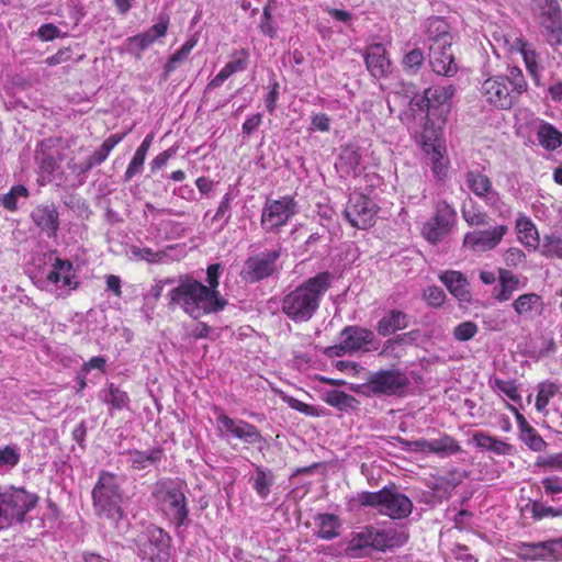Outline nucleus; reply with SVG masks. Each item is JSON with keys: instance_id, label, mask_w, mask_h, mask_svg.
<instances>
[{"instance_id": "c03bdc74", "label": "nucleus", "mask_w": 562, "mask_h": 562, "mask_svg": "<svg viewBox=\"0 0 562 562\" xmlns=\"http://www.w3.org/2000/svg\"><path fill=\"white\" fill-rule=\"evenodd\" d=\"M126 133H117L110 135L100 146L98 150H95L90 157L92 158V164L97 166L101 165L110 155L111 150L121 143Z\"/></svg>"}, {"instance_id": "58836bf2", "label": "nucleus", "mask_w": 562, "mask_h": 562, "mask_svg": "<svg viewBox=\"0 0 562 562\" xmlns=\"http://www.w3.org/2000/svg\"><path fill=\"white\" fill-rule=\"evenodd\" d=\"M173 249L172 246L167 247L165 250H158L154 251L149 247H138V246H132L131 247V255L136 260H144L148 263H159V262H167L169 260L168 250Z\"/></svg>"}, {"instance_id": "f8f14e48", "label": "nucleus", "mask_w": 562, "mask_h": 562, "mask_svg": "<svg viewBox=\"0 0 562 562\" xmlns=\"http://www.w3.org/2000/svg\"><path fill=\"white\" fill-rule=\"evenodd\" d=\"M408 384L407 376L398 370H380L370 375L364 385L372 394L394 395Z\"/></svg>"}, {"instance_id": "338daca9", "label": "nucleus", "mask_w": 562, "mask_h": 562, "mask_svg": "<svg viewBox=\"0 0 562 562\" xmlns=\"http://www.w3.org/2000/svg\"><path fill=\"white\" fill-rule=\"evenodd\" d=\"M536 465L550 470H562V452L550 456H540L537 458Z\"/></svg>"}, {"instance_id": "052dcab7", "label": "nucleus", "mask_w": 562, "mask_h": 562, "mask_svg": "<svg viewBox=\"0 0 562 562\" xmlns=\"http://www.w3.org/2000/svg\"><path fill=\"white\" fill-rule=\"evenodd\" d=\"M146 159V155L135 151L132 160L130 161L126 171L124 173V181L127 182L132 180L136 175L143 171V166Z\"/></svg>"}, {"instance_id": "7ed1b4c3", "label": "nucleus", "mask_w": 562, "mask_h": 562, "mask_svg": "<svg viewBox=\"0 0 562 562\" xmlns=\"http://www.w3.org/2000/svg\"><path fill=\"white\" fill-rule=\"evenodd\" d=\"M126 499L119 476L114 473L102 471L92 490L94 514L99 518L116 524L124 516L123 505Z\"/></svg>"}, {"instance_id": "49530a36", "label": "nucleus", "mask_w": 562, "mask_h": 562, "mask_svg": "<svg viewBox=\"0 0 562 562\" xmlns=\"http://www.w3.org/2000/svg\"><path fill=\"white\" fill-rule=\"evenodd\" d=\"M232 57L233 59L220 70V72H224L226 79L236 72L244 71L248 66L249 54L246 49L234 52Z\"/></svg>"}, {"instance_id": "de8ad7c7", "label": "nucleus", "mask_w": 562, "mask_h": 562, "mask_svg": "<svg viewBox=\"0 0 562 562\" xmlns=\"http://www.w3.org/2000/svg\"><path fill=\"white\" fill-rule=\"evenodd\" d=\"M30 192L29 189L23 184L13 186L10 191L1 196L2 206L10 211L14 212L18 209V200L20 198H29Z\"/></svg>"}, {"instance_id": "8fccbe9b", "label": "nucleus", "mask_w": 562, "mask_h": 562, "mask_svg": "<svg viewBox=\"0 0 562 562\" xmlns=\"http://www.w3.org/2000/svg\"><path fill=\"white\" fill-rule=\"evenodd\" d=\"M559 386L553 382H542L538 386V394L536 398V408L538 412H543L548 406L550 400L558 393Z\"/></svg>"}, {"instance_id": "0e129e2a", "label": "nucleus", "mask_w": 562, "mask_h": 562, "mask_svg": "<svg viewBox=\"0 0 562 562\" xmlns=\"http://www.w3.org/2000/svg\"><path fill=\"white\" fill-rule=\"evenodd\" d=\"M426 303L431 307H439L445 303L446 294L439 286H429L423 294Z\"/></svg>"}, {"instance_id": "c9c22d12", "label": "nucleus", "mask_w": 562, "mask_h": 562, "mask_svg": "<svg viewBox=\"0 0 562 562\" xmlns=\"http://www.w3.org/2000/svg\"><path fill=\"white\" fill-rule=\"evenodd\" d=\"M252 487L256 493L266 499L270 494V488L274 483V476L272 472L262 467H256L255 475L250 477Z\"/></svg>"}, {"instance_id": "4be33fe9", "label": "nucleus", "mask_w": 562, "mask_h": 562, "mask_svg": "<svg viewBox=\"0 0 562 562\" xmlns=\"http://www.w3.org/2000/svg\"><path fill=\"white\" fill-rule=\"evenodd\" d=\"M33 223L41 228L47 237H55L58 231V212L54 204L37 205L31 212Z\"/></svg>"}, {"instance_id": "9d476101", "label": "nucleus", "mask_w": 562, "mask_h": 562, "mask_svg": "<svg viewBox=\"0 0 562 562\" xmlns=\"http://www.w3.org/2000/svg\"><path fill=\"white\" fill-rule=\"evenodd\" d=\"M376 204L367 195L352 193L344 210V215L351 226L366 229L374 224Z\"/></svg>"}, {"instance_id": "aec40b11", "label": "nucleus", "mask_w": 562, "mask_h": 562, "mask_svg": "<svg viewBox=\"0 0 562 562\" xmlns=\"http://www.w3.org/2000/svg\"><path fill=\"white\" fill-rule=\"evenodd\" d=\"M364 63L367 69L374 78L385 77L391 68V61L382 44H374L367 48Z\"/></svg>"}, {"instance_id": "e2e57ef3", "label": "nucleus", "mask_w": 562, "mask_h": 562, "mask_svg": "<svg viewBox=\"0 0 562 562\" xmlns=\"http://www.w3.org/2000/svg\"><path fill=\"white\" fill-rule=\"evenodd\" d=\"M503 259L507 267L517 268L525 263L526 254L520 248L510 247L504 252Z\"/></svg>"}, {"instance_id": "c85d7f7f", "label": "nucleus", "mask_w": 562, "mask_h": 562, "mask_svg": "<svg viewBox=\"0 0 562 562\" xmlns=\"http://www.w3.org/2000/svg\"><path fill=\"white\" fill-rule=\"evenodd\" d=\"M537 139L539 145L546 150L553 151L562 146V132L554 125L543 120L537 119Z\"/></svg>"}, {"instance_id": "4c0bfd02", "label": "nucleus", "mask_w": 562, "mask_h": 562, "mask_svg": "<svg viewBox=\"0 0 562 562\" xmlns=\"http://www.w3.org/2000/svg\"><path fill=\"white\" fill-rule=\"evenodd\" d=\"M72 263L69 260L55 259L53 269L47 274V280L54 284L63 281L64 286L71 285Z\"/></svg>"}, {"instance_id": "b1692460", "label": "nucleus", "mask_w": 562, "mask_h": 562, "mask_svg": "<svg viewBox=\"0 0 562 562\" xmlns=\"http://www.w3.org/2000/svg\"><path fill=\"white\" fill-rule=\"evenodd\" d=\"M497 273L498 286L494 289L493 297L499 303L507 302L521 288L519 277L505 268H498Z\"/></svg>"}, {"instance_id": "bf43d9fd", "label": "nucleus", "mask_w": 562, "mask_h": 562, "mask_svg": "<svg viewBox=\"0 0 562 562\" xmlns=\"http://www.w3.org/2000/svg\"><path fill=\"white\" fill-rule=\"evenodd\" d=\"M541 485L547 495L552 497V501L559 499L555 497L562 494V477L558 475L547 476L541 480Z\"/></svg>"}, {"instance_id": "412c9836", "label": "nucleus", "mask_w": 562, "mask_h": 562, "mask_svg": "<svg viewBox=\"0 0 562 562\" xmlns=\"http://www.w3.org/2000/svg\"><path fill=\"white\" fill-rule=\"evenodd\" d=\"M340 339L344 341V347L351 352L358 350L367 351L369 350L368 346L374 340V333L358 326H347L341 330Z\"/></svg>"}, {"instance_id": "72a5a7b5", "label": "nucleus", "mask_w": 562, "mask_h": 562, "mask_svg": "<svg viewBox=\"0 0 562 562\" xmlns=\"http://www.w3.org/2000/svg\"><path fill=\"white\" fill-rule=\"evenodd\" d=\"M130 463L134 470H145L157 465L162 458V449L154 448L147 451L134 450L130 453Z\"/></svg>"}, {"instance_id": "f3484780", "label": "nucleus", "mask_w": 562, "mask_h": 562, "mask_svg": "<svg viewBox=\"0 0 562 562\" xmlns=\"http://www.w3.org/2000/svg\"><path fill=\"white\" fill-rule=\"evenodd\" d=\"M507 232V225H496L485 231L469 232L464 236L463 244L474 251L492 250L502 241Z\"/></svg>"}, {"instance_id": "0eeeda50", "label": "nucleus", "mask_w": 562, "mask_h": 562, "mask_svg": "<svg viewBox=\"0 0 562 562\" xmlns=\"http://www.w3.org/2000/svg\"><path fill=\"white\" fill-rule=\"evenodd\" d=\"M281 256V248L265 250L248 257L240 270V278L245 282L256 283L278 272V260Z\"/></svg>"}, {"instance_id": "2eb2a0df", "label": "nucleus", "mask_w": 562, "mask_h": 562, "mask_svg": "<svg viewBox=\"0 0 562 562\" xmlns=\"http://www.w3.org/2000/svg\"><path fill=\"white\" fill-rule=\"evenodd\" d=\"M168 25L169 19L161 16L155 25L145 32L126 38L124 43L125 52L140 59L144 50L149 48L158 38L166 35Z\"/></svg>"}, {"instance_id": "1a4fd4ad", "label": "nucleus", "mask_w": 562, "mask_h": 562, "mask_svg": "<svg viewBox=\"0 0 562 562\" xmlns=\"http://www.w3.org/2000/svg\"><path fill=\"white\" fill-rule=\"evenodd\" d=\"M456 221V210L447 201H438L435 214L424 224L422 234L429 243L437 244L451 232Z\"/></svg>"}, {"instance_id": "6e6552de", "label": "nucleus", "mask_w": 562, "mask_h": 562, "mask_svg": "<svg viewBox=\"0 0 562 562\" xmlns=\"http://www.w3.org/2000/svg\"><path fill=\"white\" fill-rule=\"evenodd\" d=\"M297 212V204L292 196L267 200L262 207L260 224L266 232H277L286 225Z\"/></svg>"}, {"instance_id": "603ef678", "label": "nucleus", "mask_w": 562, "mask_h": 562, "mask_svg": "<svg viewBox=\"0 0 562 562\" xmlns=\"http://www.w3.org/2000/svg\"><path fill=\"white\" fill-rule=\"evenodd\" d=\"M425 61L424 53L420 48H414L403 57V68L407 74L415 75Z\"/></svg>"}, {"instance_id": "39448f33", "label": "nucleus", "mask_w": 562, "mask_h": 562, "mask_svg": "<svg viewBox=\"0 0 562 562\" xmlns=\"http://www.w3.org/2000/svg\"><path fill=\"white\" fill-rule=\"evenodd\" d=\"M362 506H371L392 519H403L413 512V502L401 493L395 485L385 486L378 492H362L358 496Z\"/></svg>"}, {"instance_id": "5701e85b", "label": "nucleus", "mask_w": 562, "mask_h": 562, "mask_svg": "<svg viewBox=\"0 0 562 562\" xmlns=\"http://www.w3.org/2000/svg\"><path fill=\"white\" fill-rule=\"evenodd\" d=\"M543 34L551 46L562 43V13L561 8L551 9L548 13L538 15Z\"/></svg>"}, {"instance_id": "a18cd8bd", "label": "nucleus", "mask_w": 562, "mask_h": 562, "mask_svg": "<svg viewBox=\"0 0 562 562\" xmlns=\"http://www.w3.org/2000/svg\"><path fill=\"white\" fill-rule=\"evenodd\" d=\"M507 79V85L512 86L510 92L515 94L516 100L528 90V83L520 68L509 67L507 75L503 76Z\"/></svg>"}, {"instance_id": "5fc2aeb1", "label": "nucleus", "mask_w": 562, "mask_h": 562, "mask_svg": "<svg viewBox=\"0 0 562 562\" xmlns=\"http://www.w3.org/2000/svg\"><path fill=\"white\" fill-rule=\"evenodd\" d=\"M479 331V327L474 322L467 321L453 328V338L458 341H468L472 339Z\"/></svg>"}, {"instance_id": "c756f323", "label": "nucleus", "mask_w": 562, "mask_h": 562, "mask_svg": "<svg viewBox=\"0 0 562 562\" xmlns=\"http://www.w3.org/2000/svg\"><path fill=\"white\" fill-rule=\"evenodd\" d=\"M472 441L477 448L493 452L497 456H509L514 450V447L510 443L483 431L473 434Z\"/></svg>"}, {"instance_id": "e433bc0d", "label": "nucleus", "mask_w": 562, "mask_h": 562, "mask_svg": "<svg viewBox=\"0 0 562 562\" xmlns=\"http://www.w3.org/2000/svg\"><path fill=\"white\" fill-rule=\"evenodd\" d=\"M520 434L524 443L535 452H541L548 446L537 430L526 422L525 417H521Z\"/></svg>"}, {"instance_id": "423d86ee", "label": "nucleus", "mask_w": 562, "mask_h": 562, "mask_svg": "<svg viewBox=\"0 0 562 562\" xmlns=\"http://www.w3.org/2000/svg\"><path fill=\"white\" fill-rule=\"evenodd\" d=\"M154 496L161 512L176 527L189 524V509L183 485L171 480L159 482L154 491Z\"/></svg>"}, {"instance_id": "6e6d98bb", "label": "nucleus", "mask_w": 562, "mask_h": 562, "mask_svg": "<svg viewBox=\"0 0 562 562\" xmlns=\"http://www.w3.org/2000/svg\"><path fill=\"white\" fill-rule=\"evenodd\" d=\"M223 271L221 263H212L206 269V288L211 289L213 295L223 297L218 291L220 277Z\"/></svg>"}, {"instance_id": "f704fd0d", "label": "nucleus", "mask_w": 562, "mask_h": 562, "mask_svg": "<svg viewBox=\"0 0 562 562\" xmlns=\"http://www.w3.org/2000/svg\"><path fill=\"white\" fill-rule=\"evenodd\" d=\"M429 453H435L440 458H447L461 451L458 441L449 435L429 440Z\"/></svg>"}, {"instance_id": "6ab92c4d", "label": "nucleus", "mask_w": 562, "mask_h": 562, "mask_svg": "<svg viewBox=\"0 0 562 562\" xmlns=\"http://www.w3.org/2000/svg\"><path fill=\"white\" fill-rule=\"evenodd\" d=\"M429 64L437 75L451 77L458 71L451 46L429 45Z\"/></svg>"}, {"instance_id": "a211bd4d", "label": "nucleus", "mask_w": 562, "mask_h": 562, "mask_svg": "<svg viewBox=\"0 0 562 562\" xmlns=\"http://www.w3.org/2000/svg\"><path fill=\"white\" fill-rule=\"evenodd\" d=\"M217 423L231 434L233 437L240 439L245 443L257 445L260 443L263 438L259 429L243 419H234L225 414L217 416Z\"/></svg>"}, {"instance_id": "4468645a", "label": "nucleus", "mask_w": 562, "mask_h": 562, "mask_svg": "<svg viewBox=\"0 0 562 562\" xmlns=\"http://www.w3.org/2000/svg\"><path fill=\"white\" fill-rule=\"evenodd\" d=\"M171 538L159 527H149L146 531L145 541L139 546L143 559L151 562H161L168 559Z\"/></svg>"}, {"instance_id": "864d4df0", "label": "nucleus", "mask_w": 562, "mask_h": 562, "mask_svg": "<svg viewBox=\"0 0 562 562\" xmlns=\"http://www.w3.org/2000/svg\"><path fill=\"white\" fill-rule=\"evenodd\" d=\"M541 254L546 257L562 259V238L557 235H546L543 238Z\"/></svg>"}, {"instance_id": "7c9ffc66", "label": "nucleus", "mask_w": 562, "mask_h": 562, "mask_svg": "<svg viewBox=\"0 0 562 562\" xmlns=\"http://www.w3.org/2000/svg\"><path fill=\"white\" fill-rule=\"evenodd\" d=\"M408 326V316L398 310L387 312L376 325L379 335L385 337Z\"/></svg>"}, {"instance_id": "774afa93", "label": "nucleus", "mask_w": 562, "mask_h": 562, "mask_svg": "<svg viewBox=\"0 0 562 562\" xmlns=\"http://www.w3.org/2000/svg\"><path fill=\"white\" fill-rule=\"evenodd\" d=\"M36 160L41 169L49 175L54 173L58 168L56 158L50 154H46L43 149L38 153Z\"/></svg>"}, {"instance_id": "f257e3e1", "label": "nucleus", "mask_w": 562, "mask_h": 562, "mask_svg": "<svg viewBox=\"0 0 562 562\" xmlns=\"http://www.w3.org/2000/svg\"><path fill=\"white\" fill-rule=\"evenodd\" d=\"M168 307L180 308L193 319L218 313L227 305L225 297L213 295L211 289L191 276H181L179 283L168 295Z\"/></svg>"}, {"instance_id": "473e14b6", "label": "nucleus", "mask_w": 562, "mask_h": 562, "mask_svg": "<svg viewBox=\"0 0 562 562\" xmlns=\"http://www.w3.org/2000/svg\"><path fill=\"white\" fill-rule=\"evenodd\" d=\"M516 231L518 233V239L525 247L532 250L538 249L540 245L539 233L529 217L525 215L519 216L516 221Z\"/></svg>"}, {"instance_id": "09e8293b", "label": "nucleus", "mask_w": 562, "mask_h": 562, "mask_svg": "<svg viewBox=\"0 0 562 562\" xmlns=\"http://www.w3.org/2000/svg\"><path fill=\"white\" fill-rule=\"evenodd\" d=\"M323 401L336 408L344 409L350 407L355 397L339 390H329L323 393Z\"/></svg>"}, {"instance_id": "ddd939ff", "label": "nucleus", "mask_w": 562, "mask_h": 562, "mask_svg": "<svg viewBox=\"0 0 562 562\" xmlns=\"http://www.w3.org/2000/svg\"><path fill=\"white\" fill-rule=\"evenodd\" d=\"M464 183L475 196L482 199L487 205L501 209V205L504 204L499 193L494 189L492 180L483 171L479 169L467 170L464 172Z\"/></svg>"}, {"instance_id": "f03ea898", "label": "nucleus", "mask_w": 562, "mask_h": 562, "mask_svg": "<svg viewBox=\"0 0 562 562\" xmlns=\"http://www.w3.org/2000/svg\"><path fill=\"white\" fill-rule=\"evenodd\" d=\"M333 281L334 276L328 271L318 272L306 279L284 295L281 302L282 312L295 323L308 322L319 308Z\"/></svg>"}, {"instance_id": "3c124183", "label": "nucleus", "mask_w": 562, "mask_h": 562, "mask_svg": "<svg viewBox=\"0 0 562 562\" xmlns=\"http://www.w3.org/2000/svg\"><path fill=\"white\" fill-rule=\"evenodd\" d=\"M528 506L530 507L531 517L535 520H541L547 517H561L562 516V506L561 507L544 506L539 501H530Z\"/></svg>"}, {"instance_id": "37998d69", "label": "nucleus", "mask_w": 562, "mask_h": 562, "mask_svg": "<svg viewBox=\"0 0 562 562\" xmlns=\"http://www.w3.org/2000/svg\"><path fill=\"white\" fill-rule=\"evenodd\" d=\"M318 531L321 539L330 540L338 536L339 522L336 516L331 514H319L317 516Z\"/></svg>"}, {"instance_id": "20e7f679", "label": "nucleus", "mask_w": 562, "mask_h": 562, "mask_svg": "<svg viewBox=\"0 0 562 562\" xmlns=\"http://www.w3.org/2000/svg\"><path fill=\"white\" fill-rule=\"evenodd\" d=\"M38 503V496L23 487L0 486V529L25 520Z\"/></svg>"}, {"instance_id": "79ce46f5", "label": "nucleus", "mask_w": 562, "mask_h": 562, "mask_svg": "<svg viewBox=\"0 0 562 562\" xmlns=\"http://www.w3.org/2000/svg\"><path fill=\"white\" fill-rule=\"evenodd\" d=\"M462 217L470 226H485L488 224L487 214L473 201L463 204Z\"/></svg>"}, {"instance_id": "69168bd1", "label": "nucleus", "mask_w": 562, "mask_h": 562, "mask_svg": "<svg viewBox=\"0 0 562 562\" xmlns=\"http://www.w3.org/2000/svg\"><path fill=\"white\" fill-rule=\"evenodd\" d=\"M259 29L263 35L269 36L270 38H274L277 36V29L272 23V16L269 5H266L263 8Z\"/></svg>"}, {"instance_id": "2f4dec72", "label": "nucleus", "mask_w": 562, "mask_h": 562, "mask_svg": "<svg viewBox=\"0 0 562 562\" xmlns=\"http://www.w3.org/2000/svg\"><path fill=\"white\" fill-rule=\"evenodd\" d=\"M361 165V154L359 148L347 145L342 148L336 168L344 176H357Z\"/></svg>"}, {"instance_id": "9b49d317", "label": "nucleus", "mask_w": 562, "mask_h": 562, "mask_svg": "<svg viewBox=\"0 0 562 562\" xmlns=\"http://www.w3.org/2000/svg\"><path fill=\"white\" fill-rule=\"evenodd\" d=\"M454 94V87L449 86H432L425 89L424 94L412 99V106H417L424 116L422 121H426V124L430 121L431 115H436L437 111H440L439 115L442 114V108Z\"/></svg>"}, {"instance_id": "dca6fc26", "label": "nucleus", "mask_w": 562, "mask_h": 562, "mask_svg": "<svg viewBox=\"0 0 562 562\" xmlns=\"http://www.w3.org/2000/svg\"><path fill=\"white\" fill-rule=\"evenodd\" d=\"M481 92L491 105L502 110L510 109L517 101L503 76L486 79L482 83Z\"/></svg>"}, {"instance_id": "13d9d810", "label": "nucleus", "mask_w": 562, "mask_h": 562, "mask_svg": "<svg viewBox=\"0 0 562 562\" xmlns=\"http://www.w3.org/2000/svg\"><path fill=\"white\" fill-rule=\"evenodd\" d=\"M492 387L505 394L508 398H510L514 402H518L520 400V394L514 381L495 379L493 381Z\"/></svg>"}, {"instance_id": "680f3d73", "label": "nucleus", "mask_w": 562, "mask_h": 562, "mask_svg": "<svg viewBox=\"0 0 562 562\" xmlns=\"http://www.w3.org/2000/svg\"><path fill=\"white\" fill-rule=\"evenodd\" d=\"M385 550L398 548L407 542L408 536L404 531L394 529L384 530Z\"/></svg>"}, {"instance_id": "cd10ccee", "label": "nucleus", "mask_w": 562, "mask_h": 562, "mask_svg": "<svg viewBox=\"0 0 562 562\" xmlns=\"http://www.w3.org/2000/svg\"><path fill=\"white\" fill-rule=\"evenodd\" d=\"M426 33L429 45L451 46L452 35L448 23L439 16H431L426 21Z\"/></svg>"}, {"instance_id": "a19ab883", "label": "nucleus", "mask_w": 562, "mask_h": 562, "mask_svg": "<svg viewBox=\"0 0 562 562\" xmlns=\"http://www.w3.org/2000/svg\"><path fill=\"white\" fill-rule=\"evenodd\" d=\"M103 401L111 405L112 409L122 411L130 408L128 394L115 386L113 383L109 385V390L103 395Z\"/></svg>"}, {"instance_id": "a878e982", "label": "nucleus", "mask_w": 562, "mask_h": 562, "mask_svg": "<svg viewBox=\"0 0 562 562\" xmlns=\"http://www.w3.org/2000/svg\"><path fill=\"white\" fill-rule=\"evenodd\" d=\"M439 279L458 301L470 302L469 283L461 272L453 270L445 271L439 276Z\"/></svg>"}, {"instance_id": "393cba45", "label": "nucleus", "mask_w": 562, "mask_h": 562, "mask_svg": "<svg viewBox=\"0 0 562 562\" xmlns=\"http://www.w3.org/2000/svg\"><path fill=\"white\" fill-rule=\"evenodd\" d=\"M517 47H518V50L524 59L526 69L528 71V74L530 75V77L532 78L535 85L537 87H541L542 86L541 77H542L543 67L539 63V54L537 53V50L535 49L532 44H530L524 40L517 41Z\"/></svg>"}, {"instance_id": "ea45409f", "label": "nucleus", "mask_w": 562, "mask_h": 562, "mask_svg": "<svg viewBox=\"0 0 562 562\" xmlns=\"http://www.w3.org/2000/svg\"><path fill=\"white\" fill-rule=\"evenodd\" d=\"M544 546H547L546 541L540 542H521L518 546L519 552L518 555L524 560H529L532 562L537 561H548L549 554L547 553V549H544Z\"/></svg>"}, {"instance_id": "4d7b16f0", "label": "nucleus", "mask_w": 562, "mask_h": 562, "mask_svg": "<svg viewBox=\"0 0 562 562\" xmlns=\"http://www.w3.org/2000/svg\"><path fill=\"white\" fill-rule=\"evenodd\" d=\"M20 461V452L16 447L5 446L0 448V469L14 468Z\"/></svg>"}, {"instance_id": "bb28decb", "label": "nucleus", "mask_w": 562, "mask_h": 562, "mask_svg": "<svg viewBox=\"0 0 562 562\" xmlns=\"http://www.w3.org/2000/svg\"><path fill=\"white\" fill-rule=\"evenodd\" d=\"M512 306L517 316L530 319L542 312L543 300L537 293H524L514 300Z\"/></svg>"}]
</instances>
